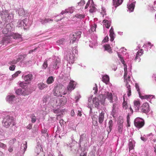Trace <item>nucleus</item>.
<instances>
[{
    "instance_id": "obj_1",
    "label": "nucleus",
    "mask_w": 156,
    "mask_h": 156,
    "mask_svg": "<svg viewBox=\"0 0 156 156\" xmlns=\"http://www.w3.org/2000/svg\"><path fill=\"white\" fill-rule=\"evenodd\" d=\"M117 54L120 60L122 63L124 65V82L126 83V86L127 89V92L128 96L129 97L131 95V90L130 88V83H131V81L132 78V73L131 69H129L128 71H127V66L125 63V62L123 58L120 55L119 52H117Z\"/></svg>"
},
{
    "instance_id": "obj_2",
    "label": "nucleus",
    "mask_w": 156,
    "mask_h": 156,
    "mask_svg": "<svg viewBox=\"0 0 156 156\" xmlns=\"http://www.w3.org/2000/svg\"><path fill=\"white\" fill-rule=\"evenodd\" d=\"M77 52L76 46H75L72 50H68L65 52L64 57L70 64L73 63L74 61V53H76Z\"/></svg>"
},
{
    "instance_id": "obj_3",
    "label": "nucleus",
    "mask_w": 156,
    "mask_h": 156,
    "mask_svg": "<svg viewBox=\"0 0 156 156\" xmlns=\"http://www.w3.org/2000/svg\"><path fill=\"white\" fill-rule=\"evenodd\" d=\"M99 115L98 116L97 115V112H94V114L91 116L93 124L98 125V122L100 124H102L105 118V112L104 111H102L101 112L99 111Z\"/></svg>"
},
{
    "instance_id": "obj_4",
    "label": "nucleus",
    "mask_w": 156,
    "mask_h": 156,
    "mask_svg": "<svg viewBox=\"0 0 156 156\" xmlns=\"http://www.w3.org/2000/svg\"><path fill=\"white\" fill-rule=\"evenodd\" d=\"M2 9L1 10L0 9V15L2 20L6 23L11 22L13 18V14L12 13L9 14L7 11Z\"/></svg>"
},
{
    "instance_id": "obj_5",
    "label": "nucleus",
    "mask_w": 156,
    "mask_h": 156,
    "mask_svg": "<svg viewBox=\"0 0 156 156\" xmlns=\"http://www.w3.org/2000/svg\"><path fill=\"white\" fill-rule=\"evenodd\" d=\"M67 93L65 92V87L62 84H59L54 89V95L56 96H62L65 95Z\"/></svg>"
},
{
    "instance_id": "obj_6",
    "label": "nucleus",
    "mask_w": 156,
    "mask_h": 156,
    "mask_svg": "<svg viewBox=\"0 0 156 156\" xmlns=\"http://www.w3.org/2000/svg\"><path fill=\"white\" fill-rule=\"evenodd\" d=\"M81 34V32L80 31H77L71 33L69 35L70 44H74L75 45H76L77 41L80 37Z\"/></svg>"
},
{
    "instance_id": "obj_7",
    "label": "nucleus",
    "mask_w": 156,
    "mask_h": 156,
    "mask_svg": "<svg viewBox=\"0 0 156 156\" xmlns=\"http://www.w3.org/2000/svg\"><path fill=\"white\" fill-rule=\"evenodd\" d=\"M2 124L3 126L6 128H8L10 126H14L13 117L7 115L3 119Z\"/></svg>"
},
{
    "instance_id": "obj_8",
    "label": "nucleus",
    "mask_w": 156,
    "mask_h": 156,
    "mask_svg": "<svg viewBox=\"0 0 156 156\" xmlns=\"http://www.w3.org/2000/svg\"><path fill=\"white\" fill-rule=\"evenodd\" d=\"M105 98L103 94H100L98 98L95 97L93 98L92 101L93 104L94 105L95 107L98 108L99 105V102H101V104H103L105 103Z\"/></svg>"
},
{
    "instance_id": "obj_9",
    "label": "nucleus",
    "mask_w": 156,
    "mask_h": 156,
    "mask_svg": "<svg viewBox=\"0 0 156 156\" xmlns=\"http://www.w3.org/2000/svg\"><path fill=\"white\" fill-rule=\"evenodd\" d=\"M13 25L12 23H10L6 25V26L3 29L2 31L3 34L5 36H10L11 34V31L13 30Z\"/></svg>"
},
{
    "instance_id": "obj_10",
    "label": "nucleus",
    "mask_w": 156,
    "mask_h": 156,
    "mask_svg": "<svg viewBox=\"0 0 156 156\" xmlns=\"http://www.w3.org/2000/svg\"><path fill=\"white\" fill-rule=\"evenodd\" d=\"M26 84H23V82L20 83L19 84L20 86L22 88H19L16 90V93L18 95H26L28 94V93L26 90L23 88V87L26 86Z\"/></svg>"
},
{
    "instance_id": "obj_11",
    "label": "nucleus",
    "mask_w": 156,
    "mask_h": 156,
    "mask_svg": "<svg viewBox=\"0 0 156 156\" xmlns=\"http://www.w3.org/2000/svg\"><path fill=\"white\" fill-rule=\"evenodd\" d=\"M12 38L10 36H5L3 37L2 40L0 41V48L4 47L8 43H11L12 42Z\"/></svg>"
},
{
    "instance_id": "obj_12",
    "label": "nucleus",
    "mask_w": 156,
    "mask_h": 156,
    "mask_svg": "<svg viewBox=\"0 0 156 156\" xmlns=\"http://www.w3.org/2000/svg\"><path fill=\"white\" fill-rule=\"evenodd\" d=\"M134 124L136 127L140 129L144 126V120L141 118L137 117L135 119Z\"/></svg>"
},
{
    "instance_id": "obj_13",
    "label": "nucleus",
    "mask_w": 156,
    "mask_h": 156,
    "mask_svg": "<svg viewBox=\"0 0 156 156\" xmlns=\"http://www.w3.org/2000/svg\"><path fill=\"white\" fill-rule=\"evenodd\" d=\"M67 101V99L65 97H63L60 99H57L55 100V102H54V107L56 106L59 107L62 106L66 104Z\"/></svg>"
},
{
    "instance_id": "obj_14",
    "label": "nucleus",
    "mask_w": 156,
    "mask_h": 156,
    "mask_svg": "<svg viewBox=\"0 0 156 156\" xmlns=\"http://www.w3.org/2000/svg\"><path fill=\"white\" fill-rule=\"evenodd\" d=\"M28 23V20L27 18H25L22 20H19L18 22V26L19 27L26 29L27 28V27L29 26Z\"/></svg>"
},
{
    "instance_id": "obj_15",
    "label": "nucleus",
    "mask_w": 156,
    "mask_h": 156,
    "mask_svg": "<svg viewBox=\"0 0 156 156\" xmlns=\"http://www.w3.org/2000/svg\"><path fill=\"white\" fill-rule=\"evenodd\" d=\"M52 100H50V97L49 95H44L43 97V104L44 105H46L47 103L50 104L51 105L54 107V103H53V102H52Z\"/></svg>"
},
{
    "instance_id": "obj_16",
    "label": "nucleus",
    "mask_w": 156,
    "mask_h": 156,
    "mask_svg": "<svg viewBox=\"0 0 156 156\" xmlns=\"http://www.w3.org/2000/svg\"><path fill=\"white\" fill-rule=\"evenodd\" d=\"M60 60L59 58H57L49 65L50 68L54 69H58L60 64Z\"/></svg>"
},
{
    "instance_id": "obj_17",
    "label": "nucleus",
    "mask_w": 156,
    "mask_h": 156,
    "mask_svg": "<svg viewBox=\"0 0 156 156\" xmlns=\"http://www.w3.org/2000/svg\"><path fill=\"white\" fill-rule=\"evenodd\" d=\"M35 151L37 154L36 156H45V153L40 145H38L36 147Z\"/></svg>"
},
{
    "instance_id": "obj_18",
    "label": "nucleus",
    "mask_w": 156,
    "mask_h": 156,
    "mask_svg": "<svg viewBox=\"0 0 156 156\" xmlns=\"http://www.w3.org/2000/svg\"><path fill=\"white\" fill-rule=\"evenodd\" d=\"M135 87L137 91L138 92L139 97L141 98L148 99L150 98H153L154 97V96H153L152 95H146L145 96L141 95L139 89V87L138 84L137 83H136Z\"/></svg>"
},
{
    "instance_id": "obj_19",
    "label": "nucleus",
    "mask_w": 156,
    "mask_h": 156,
    "mask_svg": "<svg viewBox=\"0 0 156 156\" xmlns=\"http://www.w3.org/2000/svg\"><path fill=\"white\" fill-rule=\"evenodd\" d=\"M141 112L147 114L149 111L148 104L147 102L144 103L141 107Z\"/></svg>"
},
{
    "instance_id": "obj_20",
    "label": "nucleus",
    "mask_w": 156,
    "mask_h": 156,
    "mask_svg": "<svg viewBox=\"0 0 156 156\" xmlns=\"http://www.w3.org/2000/svg\"><path fill=\"white\" fill-rule=\"evenodd\" d=\"M89 46L91 48H93V46H95L97 44V37L92 36L91 37V40L89 41Z\"/></svg>"
},
{
    "instance_id": "obj_21",
    "label": "nucleus",
    "mask_w": 156,
    "mask_h": 156,
    "mask_svg": "<svg viewBox=\"0 0 156 156\" xmlns=\"http://www.w3.org/2000/svg\"><path fill=\"white\" fill-rule=\"evenodd\" d=\"M88 138L87 137L86 134L83 133L80 136L79 142V146L80 148L81 147V144L83 141H85L86 142L88 141Z\"/></svg>"
},
{
    "instance_id": "obj_22",
    "label": "nucleus",
    "mask_w": 156,
    "mask_h": 156,
    "mask_svg": "<svg viewBox=\"0 0 156 156\" xmlns=\"http://www.w3.org/2000/svg\"><path fill=\"white\" fill-rule=\"evenodd\" d=\"M144 51L143 49H140L136 54L134 60L136 62H140L141 59L140 57L142 55Z\"/></svg>"
},
{
    "instance_id": "obj_23",
    "label": "nucleus",
    "mask_w": 156,
    "mask_h": 156,
    "mask_svg": "<svg viewBox=\"0 0 156 156\" xmlns=\"http://www.w3.org/2000/svg\"><path fill=\"white\" fill-rule=\"evenodd\" d=\"M10 37L12 38V41L14 39H17L19 41H21L22 40L21 35L17 33H14L12 32Z\"/></svg>"
},
{
    "instance_id": "obj_24",
    "label": "nucleus",
    "mask_w": 156,
    "mask_h": 156,
    "mask_svg": "<svg viewBox=\"0 0 156 156\" xmlns=\"http://www.w3.org/2000/svg\"><path fill=\"white\" fill-rule=\"evenodd\" d=\"M113 5L114 7H112V9L115 10L116 8L120 5L122 3L123 0H112Z\"/></svg>"
},
{
    "instance_id": "obj_25",
    "label": "nucleus",
    "mask_w": 156,
    "mask_h": 156,
    "mask_svg": "<svg viewBox=\"0 0 156 156\" xmlns=\"http://www.w3.org/2000/svg\"><path fill=\"white\" fill-rule=\"evenodd\" d=\"M38 21L40 22L42 24L45 25L47 23H50L52 22L53 21V19H50L49 18L40 19Z\"/></svg>"
},
{
    "instance_id": "obj_26",
    "label": "nucleus",
    "mask_w": 156,
    "mask_h": 156,
    "mask_svg": "<svg viewBox=\"0 0 156 156\" xmlns=\"http://www.w3.org/2000/svg\"><path fill=\"white\" fill-rule=\"evenodd\" d=\"M6 101L10 104H12L16 100V97L14 95H8L6 98Z\"/></svg>"
},
{
    "instance_id": "obj_27",
    "label": "nucleus",
    "mask_w": 156,
    "mask_h": 156,
    "mask_svg": "<svg viewBox=\"0 0 156 156\" xmlns=\"http://www.w3.org/2000/svg\"><path fill=\"white\" fill-rule=\"evenodd\" d=\"M76 82L73 80H71L67 87L68 90L71 91L73 90L75 88Z\"/></svg>"
},
{
    "instance_id": "obj_28",
    "label": "nucleus",
    "mask_w": 156,
    "mask_h": 156,
    "mask_svg": "<svg viewBox=\"0 0 156 156\" xmlns=\"http://www.w3.org/2000/svg\"><path fill=\"white\" fill-rule=\"evenodd\" d=\"M135 2H132L130 0L129 3L127 4L128 8V11H129L130 12L133 11L135 7Z\"/></svg>"
},
{
    "instance_id": "obj_29",
    "label": "nucleus",
    "mask_w": 156,
    "mask_h": 156,
    "mask_svg": "<svg viewBox=\"0 0 156 156\" xmlns=\"http://www.w3.org/2000/svg\"><path fill=\"white\" fill-rule=\"evenodd\" d=\"M75 9V8L73 7H71L66 9L65 10H63L61 12L62 15L66 14L68 13L70 14L72 13Z\"/></svg>"
},
{
    "instance_id": "obj_30",
    "label": "nucleus",
    "mask_w": 156,
    "mask_h": 156,
    "mask_svg": "<svg viewBox=\"0 0 156 156\" xmlns=\"http://www.w3.org/2000/svg\"><path fill=\"white\" fill-rule=\"evenodd\" d=\"M22 77L26 81H31L33 79V75L31 73H29L27 75L23 74Z\"/></svg>"
},
{
    "instance_id": "obj_31",
    "label": "nucleus",
    "mask_w": 156,
    "mask_h": 156,
    "mask_svg": "<svg viewBox=\"0 0 156 156\" xmlns=\"http://www.w3.org/2000/svg\"><path fill=\"white\" fill-rule=\"evenodd\" d=\"M104 96L105 97V99L106 98L108 99L110 102L113 103L114 101H113V95L112 93L107 92L106 93L105 96Z\"/></svg>"
},
{
    "instance_id": "obj_32",
    "label": "nucleus",
    "mask_w": 156,
    "mask_h": 156,
    "mask_svg": "<svg viewBox=\"0 0 156 156\" xmlns=\"http://www.w3.org/2000/svg\"><path fill=\"white\" fill-rule=\"evenodd\" d=\"M19 15L20 16H28V13L27 11H25L23 8L20 9L18 12Z\"/></svg>"
},
{
    "instance_id": "obj_33",
    "label": "nucleus",
    "mask_w": 156,
    "mask_h": 156,
    "mask_svg": "<svg viewBox=\"0 0 156 156\" xmlns=\"http://www.w3.org/2000/svg\"><path fill=\"white\" fill-rule=\"evenodd\" d=\"M109 36L110 37V41H113L114 40L115 34L113 31V29L112 27L109 31Z\"/></svg>"
},
{
    "instance_id": "obj_34",
    "label": "nucleus",
    "mask_w": 156,
    "mask_h": 156,
    "mask_svg": "<svg viewBox=\"0 0 156 156\" xmlns=\"http://www.w3.org/2000/svg\"><path fill=\"white\" fill-rule=\"evenodd\" d=\"M68 147L69 148L70 151L73 152L76 151L77 150H78L76 145H74L73 144H71V145H69Z\"/></svg>"
},
{
    "instance_id": "obj_35",
    "label": "nucleus",
    "mask_w": 156,
    "mask_h": 156,
    "mask_svg": "<svg viewBox=\"0 0 156 156\" xmlns=\"http://www.w3.org/2000/svg\"><path fill=\"white\" fill-rule=\"evenodd\" d=\"M27 147V143L26 141H25L24 143L22 144L21 145V152L24 153L26 151Z\"/></svg>"
},
{
    "instance_id": "obj_36",
    "label": "nucleus",
    "mask_w": 156,
    "mask_h": 156,
    "mask_svg": "<svg viewBox=\"0 0 156 156\" xmlns=\"http://www.w3.org/2000/svg\"><path fill=\"white\" fill-rule=\"evenodd\" d=\"M140 105V103L139 101H136L134 102V106L135 110L137 112L139 110V108Z\"/></svg>"
},
{
    "instance_id": "obj_37",
    "label": "nucleus",
    "mask_w": 156,
    "mask_h": 156,
    "mask_svg": "<svg viewBox=\"0 0 156 156\" xmlns=\"http://www.w3.org/2000/svg\"><path fill=\"white\" fill-rule=\"evenodd\" d=\"M153 46V44H151L150 42H148L147 43L144 44L143 46V47L145 48V50L147 51H148V47L149 46V48L151 49Z\"/></svg>"
},
{
    "instance_id": "obj_38",
    "label": "nucleus",
    "mask_w": 156,
    "mask_h": 156,
    "mask_svg": "<svg viewBox=\"0 0 156 156\" xmlns=\"http://www.w3.org/2000/svg\"><path fill=\"white\" fill-rule=\"evenodd\" d=\"M38 88L40 90H42L44 88L47 87V85L43 83H41L38 84Z\"/></svg>"
},
{
    "instance_id": "obj_39",
    "label": "nucleus",
    "mask_w": 156,
    "mask_h": 156,
    "mask_svg": "<svg viewBox=\"0 0 156 156\" xmlns=\"http://www.w3.org/2000/svg\"><path fill=\"white\" fill-rule=\"evenodd\" d=\"M54 80V78L52 76L49 77L46 80V83L48 84L52 83Z\"/></svg>"
},
{
    "instance_id": "obj_40",
    "label": "nucleus",
    "mask_w": 156,
    "mask_h": 156,
    "mask_svg": "<svg viewBox=\"0 0 156 156\" xmlns=\"http://www.w3.org/2000/svg\"><path fill=\"white\" fill-rule=\"evenodd\" d=\"M109 78L108 75H104L102 77V81L103 82L107 84L109 82Z\"/></svg>"
},
{
    "instance_id": "obj_41",
    "label": "nucleus",
    "mask_w": 156,
    "mask_h": 156,
    "mask_svg": "<svg viewBox=\"0 0 156 156\" xmlns=\"http://www.w3.org/2000/svg\"><path fill=\"white\" fill-rule=\"evenodd\" d=\"M66 42L65 39L64 38H62L58 40L57 42V44L58 45H61L63 44Z\"/></svg>"
},
{
    "instance_id": "obj_42",
    "label": "nucleus",
    "mask_w": 156,
    "mask_h": 156,
    "mask_svg": "<svg viewBox=\"0 0 156 156\" xmlns=\"http://www.w3.org/2000/svg\"><path fill=\"white\" fill-rule=\"evenodd\" d=\"M103 23L106 27L107 28H109L110 26V20L109 19V20H103Z\"/></svg>"
},
{
    "instance_id": "obj_43",
    "label": "nucleus",
    "mask_w": 156,
    "mask_h": 156,
    "mask_svg": "<svg viewBox=\"0 0 156 156\" xmlns=\"http://www.w3.org/2000/svg\"><path fill=\"white\" fill-rule=\"evenodd\" d=\"M109 128L107 130L108 133H109L112 130L113 125V122L112 120H110L108 122Z\"/></svg>"
},
{
    "instance_id": "obj_44",
    "label": "nucleus",
    "mask_w": 156,
    "mask_h": 156,
    "mask_svg": "<svg viewBox=\"0 0 156 156\" xmlns=\"http://www.w3.org/2000/svg\"><path fill=\"white\" fill-rule=\"evenodd\" d=\"M122 107L125 110L127 109L128 107L127 102L125 101L124 97H123V102L122 103Z\"/></svg>"
},
{
    "instance_id": "obj_45",
    "label": "nucleus",
    "mask_w": 156,
    "mask_h": 156,
    "mask_svg": "<svg viewBox=\"0 0 156 156\" xmlns=\"http://www.w3.org/2000/svg\"><path fill=\"white\" fill-rule=\"evenodd\" d=\"M149 9L152 12L156 11V1L154 2L153 6L149 7Z\"/></svg>"
},
{
    "instance_id": "obj_46",
    "label": "nucleus",
    "mask_w": 156,
    "mask_h": 156,
    "mask_svg": "<svg viewBox=\"0 0 156 156\" xmlns=\"http://www.w3.org/2000/svg\"><path fill=\"white\" fill-rule=\"evenodd\" d=\"M104 47L105 50L108 51L109 53L111 52L112 50L109 44H105L104 45Z\"/></svg>"
},
{
    "instance_id": "obj_47",
    "label": "nucleus",
    "mask_w": 156,
    "mask_h": 156,
    "mask_svg": "<svg viewBox=\"0 0 156 156\" xmlns=\"http://www.w3.org/2000/svg\"><path fill=\"white\" fill-rule=\"evenodd\" d=\"M85 15L84 14H77L75 15V17L77 18L80 19H82L85 18Z\"/></svg>"
},
{
    "instance_id": "obj_48",
    "label": "nucleus",
    "mask_w": 156,
    "mask_h": 156,
    "mask_svg": "<svg viewBox=\"0 0 156 156\" xmlns=\"http://www.w3.org/2000/svg\"><path fill=\"white\" fill-rule=\"evenodd\" d=\"M150 134L147 135H144L143 136H141L140 137L141 139L143 141L145 142L147 140V137L150 136Z\"/></svg>"
},
{
    "instance_id": "obj_49",
    "label": "nucleus",
    "mask_w": 156,
    "mask_h": 156,
    "mask_svg": "<svg viewBox=\"0 0 156 156\" xmlns=\"http://www.w3.org/2000/svg\"><path fill=\"white\" fill-rule=\"evenodd\" d=\"M30 118L31 119V122L32 123H34L36 121V117L33 114H32L30 116Z\"/></svg>"
},
{
    "instance_id": "obj_50",
    "label": "nucleus",
    "mask_w": 156,
    "mask_h": 156,
    "mask_svg": "<svg viewBox=\"0 0 156 156\" xmlns=\"http://www.w3.org/2000/svg\"><path fill=\"white\" fill-rule=\"evenodd\" d=\"M17 63V61H16L15 59L11 60H9L8 64L9 65H15Z\"/></svg>"
},
{
    "instance_id": "obj_51",
    "label": "nucleus",
    "mask_w": 156,
    "mask_h": 156,
    "mask_svg": "<svg viewBox=\"0 0 156 156\" xmlns=\"http://www.w3.org/2000/svg\"><path fill=\"white\" fill-rule=\"evenodd\" d=\"M48 66L47 61L45 60L44 61L42 66V69H46V68Z\"/></svg>"
},
{
    "instance_id": "obj_52",
    "label": "nucleus",
    "mask_w": 156,
    "mask_h": 156,
    "mask_svg": "<svg viewBox=\"0 0 156 156\" xmlns=\"http://www.w3.org/2000/svg\"><path fill=\"white\" fill-rule=\"evenodd\" d=\"M123 122V120L122 117L119 118L118 120V125H122V124Z\"/></svg>"
},
{
    "instance_id": "obj_53",
    "label": "nucleus",
    "mask_w": 156,
    "mask_h": 156,
    "mask_svg": "<svg viewBox=\"0 0 156 156\" xmlns=\"http://www.w3.org/2000/svg\"><path fill=\"white\" fill-rule=\"evenodd\" d=\"M123 129V126L118 125V131L119 133L121 134L122 133Z\"/></svg>"
},
{
    "instance_id": "obj_54",
    "label": "nucleus",
    "mask_w": 156,
    "mask_h": 156,
    "mask_svg": "<svg viewBox=\"0 0 156 156\" xmlns=\"http://www.w3.org/2000/svg\"><path fill=\"white\" fill-rule=\"evenodd\" d=\"M90 8L89 10L90 12L93 13L96 11V9L95 7L94 6H92L91 7L90 6Z\"/></svg>"
},
{
    "instance_id": "obj_55",
    "label": "nucleus",
    "mask_w": 156,
    "mask_h": 156,
    "mask_svg": "<svg viewBox=\"0 0 156 156\" xmlns=\"http://www.w3.org/2000/svg\"><path fill=\"white\" fill-rule=\"evenodd\" d=\"M21 73V71H18L16 72L14 74H13L12 76V77L13 78H15L17 76Z\"/></svg>"
},
{
    "instance_id": "obj_56",
    "label": "nucleus",
    "mask_w": 156,
    "mask_h": 156,
    "mask_svg": "<svg viewBox=\"0 0 156 156\" xmlns=\"http://www.w3.org/2000/svg\"><path fill=\"white\" fill-rule=\"evenodd\" d=\"M114 99L115 100V103L113 104V111H114V110H115L116 107V103H117V98L116 97H115V98H114Z\"/></svg>"
},
{
    "instance_id": "obj_57",
    "label": "nucleus",
    "mask_w": 156,
    "mask_h": 156,
    "mask_svg": "<svg viewBox=\"0 0 156 156\" xmlns=\"http://www.w3.org/2000/svg\"><path fill=\"white\" fill-rule=\"evenodd\" d=\"M77 112H76L77 116H81L82 115L81 109V108H77Z\"/></svg>"
},
{
    "instance_id": "obj_58",
    "label": "nucleus",
    "mask_w": 156,
    "mask_h": 156,
    "mask_svg": "<svg viewBox=\"0 0 156 156\" xmlns=\"http://www.w3.org/2000/svg\"><path fill=\"white\" fill-rule=\"evenodd\" d=\"M96 26L97 25L95 24H94L90 28V30L92 31L93 32L95 31L96 30Z\"/></svg>"
},
{
    "instance_id": "obj_59",
    "label": "nucleus",
    "mask_w": 156,
    "mask_h": 156,
    "mask_svg": "<svg viewBox=\"0 0 156 156\" xmlns=\"http://www.w3.org/2000/svg\"><path fill=\"white\" fill-rule=\"evenodd\" d=\"M0 147L5 149L6 147V145L0 142Z\"/></svg>"
},
{
    "instance_id": "obj_60",
    "label": "nucleus",
    "mask_w": 156,
    "mask_h": 156,
    "mask_svg": "<svg viewBox=\"0 0 156 156\" xmlns=\"http://www.w3.org/2000/svg\"><path fill=\"white\" fill-rule=\"evenodd\" d=\"M16 140L15 138H13L12 139H11L9 141V144L11 145H13L15 142Z\"/></svg>"
},
{
    "instance_id": "obj_61",
    "label": "nucleus",
    "mask_w": 156,
    "mask_h": 156,
    "mask_svg": "<svg viewBox=\"0 0 156 156\" xmlns=\"http://www.w3.org/2000/svg\"><path fill=\"white\" fill-rule=\"evenodd\" d=\"M16 67L15 65H10L9 67V69L10 70L13 71L15 70Z\"/></svg>"
},
{
    "instance_id": "obj_62",
    "label": "nucleus",
    "mask_w": 156,
    "mask_h": 156,
    "mask_svg": "<svg viewBox=\"0 0 156 156\" xmlns=\"http://www.w3.org/2000/svg\"><path fill=\"white\" fill-rule=\"evenodd\" d=\"M53 110L54 112L55 113L58 114L61 112V110L60 109H58V108H57V109H53Z\"/></svg>"
},
{
    "instance_id": "obj_63",
    "label": "nucleus",
    "mask_w": 156,
    "mask_h": 156,
    "mask_svg": "<svg viewBox=\"0 0 156 156\" xmlns=\"http://www.w3.org/2000/svg\"><path fill=\"white\" fill-rule=\"evenodd\" d=\"M129 149L130 150L132 149L133 148V143L130 142L129 144Z\"/></svg>"
},
{
    "instance_id": "obj_64",
    "label": "nucleus",
    "mask_w": 156,
    "mask_h": 156,
    "mask_svg": "<svg viewBox=\"0 0 156 156\" xmlns=\"http://www.w3.org/2000/svg\"><path fill=\"white\" fill-rule=\"evenodd\" d=\"M87 153L84 151H82L80 154V156H86Z\"/></svg>"
}]
</instances>
